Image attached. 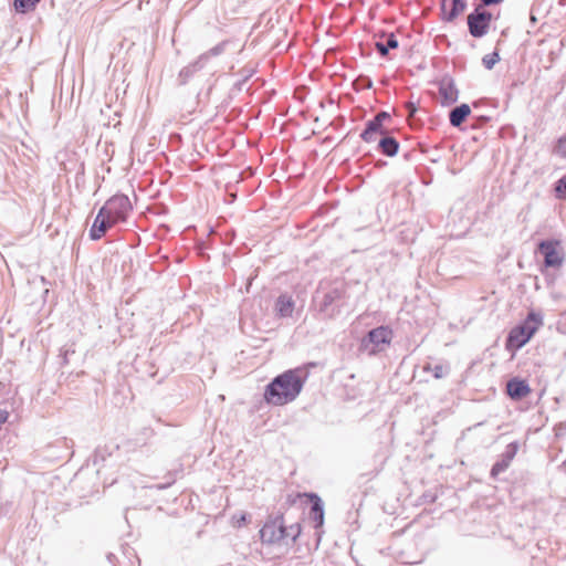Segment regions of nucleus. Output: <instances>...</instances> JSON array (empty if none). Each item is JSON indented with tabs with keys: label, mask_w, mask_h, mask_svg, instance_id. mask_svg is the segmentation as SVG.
<instances>
[{
	"label": "nucleus",
	"mask_w": 566,
	"mask_h": 566,
	"mask_svg": "<svg viewBox=\"0 0 566 566\" xmlns=\"http://www.w3.org/2000/svg\"><path fill=\"white\" fill-rule=\"evenodd\" d=\"M132 210V203L127 196L116 195L109 198L99 209L90 230V237L98 240L105 235L108 229L119 222H125Z\"/></svg>",
	"instance_id": "f257e3e1"
},
{
	"label": "nucleus",
	"mask_w": 566,
	"mask_h": 566,
	"mask_svg": "<svg viewBox=\"0 0 566 566\" xmlns=\"http://www.w3.org/2000/svg\"><path fill=\"white\" fill-rule=\"evenodd\" d=\"M303 381L297 369H290L275 377L264 390V400L273 406H284L301 392Z\"/></svg>",
	"instance_id": "f03ea898"
},
{
	"label": "nucleus",
	"mask_w": 566,
	"mask_h": 566,
	"mask_svg": "<svg viewBox=\"0 0 566 566\" xmlns=\"http://www.w3.org/2000/svg\"><path fill=\"white\" fill-rule=\"evenodd\" d=\"M394 337L395 333L390 326H377L361 338L359 349L369 356L379 355L391 346Z\"/></svg>",
	"instance_id": "7ed1b4c3"
},
{
	"label": "nucleus",
	"mask_w": 566,
	"mask_h": 566,
	"mask_svg": "<svg viewBox=\"0 0 566 566\" xmlns=\"http://www.w3.org/2000/svg\"><path fill=\"white\" fill-rule=\"evenodd\" d=\"M542 324V317L538 314L531 312L522 325L512 328L510 332L505 344L506 349L516 350L523 347L537 332Z\"/></svg>",
	"instance_id": "20e7f679"
},
{
	"label": "nucleus",
	"mask_w": 566,
	"mask_h": 566,
	"mask_svg": "<svg viewBox=\"0 0 566 566\" xmlns=\"http://www.w3.org/2000/svg\"><path fill=\"white\" fill-rule=\"evenodd\" d=\"M301 534L300 524H293L285 526L283 515H279L272 521L265 523L261 530V537L263 541L275 543L283 538L291 537L295 539Z\"/></svg>",
	"instance_id": "39448f33"
},
{
	"label": "nucleus",
	"mask_w": 566,
	"mask_h": 566,
	"mask_svg": "<svg viewBox=\"0 0 566 566\" xmlns=\"http://www.w3.org/2000/svg\"><path fill=\"white\" fill-rule=\"evenodd\" d=\"M492 14L484 6L479 4L472 13L468 15V27L470 34L474 38L485 35L490 29Z\"/></svg>",
	"instance_id": "423d86ee"
},
{
	"label": "nucleus",
	"mask_w": 566,
	"mask_h": 566,
	"mask_svg": "<svg viewBox=\"0 0 566 566\" xmlns=\"http://www.w3.org/2000/svg\"><path fill=\"white\" fill-rule=\"evenodd\" d=\"M539 252L544 255L546 268H559L564 262L560 242L557 240L542 241L538 244Z\"/></svg>",
	"instance_id": "0eeeda50"
},
{
	"label": "nucleus",
	"mask_w": 566,
	"mask_h": 566,
	"mask_svg": "<svg viewBox=\"0 0 566 566\" xmlns=\"http://www.w3.org/2000/svg\"><path fill=\"white\" fill-rule=\"evenodd\" d=\"M507 395L515 400L527 397L531 394V388L525 380L513 378L506 384Z\"/></svg>",
	"instance_id": "6e6552de"
},
{
	"label": "nucleus",
	"mask_w": 566,
	"mask_h": 566,
	"mask_svg": "<svg viewBox=\"0 0 566 566\" xmlns=\"http://www.w3.org/2000/svg\"><path fill=\"white\" fill-rule=\"evenodd\" d=\"M465 0H443L441 10L444 19L452 21L465 10Z\"/></svg>",
	"instance_id": "1a4fd4ad"
},
{
	"label": "nucleus",
	"mask_w": 566,
	"mask_h": 566,
	"mask_svg": "<svg viewBox=\"0 0 566 566\" xmlns=\"http://www.w3.org/2000/svg\"><path fill=\"white\" fill-rule=\"evenodd\" d=\"M295 307V302L291 295L282 294L275 301V312L280 317L292 316Z\"/></svg>",
	"instance_id": "9d476101"
},
{
	"label": "nucleus",
	"mask_w": 566,
	"mask_h": 566,
	"mask_svg": "<svg viewBox=\"0 0 566 566\" xmlns=\"http://www.w3.org/2000/svg\"><path fill=\"white\" fill-rule=\"evenodd\" d=\"M385 134L384 126L378 120H370L360 137L366 143H374Z\"/></svg>",
	"instance_id": "9b49d317"
},
{
	"label": "nucleus",
	"mask_w": 566,
	"mask_h": 566,
	"mask_svg": "<svg viewBox=\"0 0 566 566\" xmlns=\"http://www.w3.org/2000/svg\"><path fill=\"white\" fill-rule=\"evenodd\" d=\"M307 496L312 502V510H311V517L315 522L316 527H321L324 523V511L321 504V500L316 494H304Z\"/></svg>",
	"instance_id": "f8f14e48"
},
{
	"label": "nucleus",
	"mask_w": 566,
	"mask_h": 566,
	"mask_svg": "<svg viewBox=\"0 0 566 566\" xmlns=\"http://www.w3.org/2000/svg\"><path fill=\"white\" fill-rule=\"evenodd\" d=\"M471 114V108L468 104H461L460 106L455 107L450 113V123L459 127L467 117Z\"/></svg>",
	"instance_id": "ddd939ff"
},
{
	"label": "nucleus",
	"mask_w": 566,
	"mask_h": 566,
	"mask_svg": "<svg viewBox=\"0 0 566 566\" xmlns=\"http://www.w3.org/2000/svg\"><path fill=\"white\" fill-rule=\"evenodd\" d=\"M379 147L382 154L394 156L398 151L399 144L392 137H382L379 139Z\"/></svg>",
	"instance_id": "4468645a"
},
{
	"label": "nucleus",
	"mask_w": 566,
	"mask_h": 566,
	"mask_svg": "<svg viewBox=\"0 0 566 566\" xmlns=\"http://www.w3.org/2000/svg\"><path fill=\"white\" fill-rule=\"evenodd\" d=\"M41 0H14V9L20 13H25L35 9Z\"/></svg>",
	"instance_id": "2eb2a0df"
},
{
	"label": "nucleus",
	"mask_w": 566,
	"mask_h": 566,
	"mask_svg": "<svg viewBox=\"0 0 566 566\" xmlns=\"http://www.w3.org/2000/svg\"><path fill=\"white\" fill-rule=\"evenodd\" d=\"M500 60V56H499V53L496 52H493V53H490V54H486L484 57H483V64L486 69L491 70Z\"/></svg>",
	"instance_id": "dca6fc26"
},
{
	"label": "nucleus",
	"mask_w": 566,
	"mask_h": 566,
	"mask_svg": "<svg viewBox=\"0 0 566 566\" xmlns=\"http://www.w3.org/2000/svg\"><path fill=\"white\" fill-rule=\"evenodd\" d=\"M555 190L559 198H566V175L558 180Z\"/></svg>",
	"instance_id": "f3484780"
},
{
	"label": "nucleus",
	"mask_w": 566,
	"mask_h": 566,
	"mask_svg": "<svg viewBox=\"0 0 566 566\" xmlns=\"http://www.w3.org/2000/svg\"><path fill=\"white\" fill-rule=\"evenodd\" d=\"M555 153L558 156L566 158V136L562 137L558 140L557 146L555 148Z\"/></svg>",
	"instance_id": "a211bd4d"
},
{
	"label": "nucleus",
	"mask_w": 566,
	"mask_h": 566,
	"mask_svg": "<svg viewBox=\"0 0 566 566\" xmlns=\"http://www.w3.org/2000/svg\"><path fill=\"white\" fill-rule=\"evenodd\" d=\"M385 45L388 46V49H396L398 46V41L392 33L387 36Z\"/></svg>",
	"instance_id": "6ab92c4d"
},
{
	"label": "nucleus",
	"mask_w": 566,
	"mask_h": 566,
	"mask_svg": "<svg viewBox=\"0 0 566 566\" xmlns=\"http://www.w3.org/2000/svg\"><path fill=\"white\" fill-rule=\"evenodd\" d=\"M507 464L506 463H496L493 465L492 468V475H497L500 472L504 471L506 469Z\"/></svg>",
	"instance_id": "aec40b11"
},
{
	"label": "nucleus",
	"mask_w": 566,
	"mask_h": 566,
	"mask_svg": "<svg viewBox=\"0 0 566 566\" xmlns=\"http://www.w3.org/2000/svg\"><path fill=\"white\" fill-rule=\"evenodd\" d=\"M376 49L384 56L388 53L389 50L388 46H386L385 43L381 41L376 42Z\"/></svg>",
	"instance_id": "412c9836"
},
{
	"label": "nucleus",
	"mask_w": 566,
	"mask_h": 566,
	"mask_svg": "<svg viewBox=\"0 0 566 566\" xmlns=\"http://www.w3.org/2000/svg\"><path fill=\"white\" fill-rule=\"evenodd\" d=\"M387 118H389V114L386 112H380L374 117V120H378V123L382 125V122Z\"/></svg>",
	"instance_id": "4be33fe9"
},
{
	"label": "nucleus",
	"mask_w": 566,
	"mask_h": 566,
	"mask_svg": "<svg viewBox=\"0 0 566 566\" xmlns=\"http://www.w3.org/2000/svg\"><path fill=\"white\" fill-rule=\"evenodd\" d=\"M482 1V6H491V4H497L500 2H502L503 0H481Z\"/></svg>",
	"instance_id": "5701e85b"
},
{
	"label": "nucleus",
	"mask_w": 566,
	"mask_h": 566,
	"mask_svg": "<svg viewBox=\"0 0 566 566\" xmlns=\"http://www.w3.org/2000/svg\"><path fill=\"white\" fill-rule=\"evenodd\" d=\"M407 107L409 109V115H413V113L416 112V107L411 103H408Z\"/></svg>",
	"instance_id": "b1692460"
},
{
	"label": "nucleus",
	"mask_w": 566,
	"mask_h": 566,
	"mask_svg": "<svg viewBox=\"0 0 566 566\" xmlns=\"http://www.w3.org/2000/svg\"><path fill=\"white\" fill-rule=\"evenodd\" d=\"M441 369H442V367H437L436 376H439V374H441Z\"/></svg>",
	"instance_id": "393cba45"
},
{
	"label": "nucleus",
	"mask_w": 566,
	"mask_h": 566,
	"mask_svg": "<svg viewBox=\"0 0 566 566\" xmlns=\"http://www.w3.org/2000/svg\"><path fill=\"white\" fill-rule=\"evenodd\" d=\"M441 369H442V367H437L436 376H439V374H441Z\"/></svg>",
	"instance_id": "a878e982"
}]
</instances>
